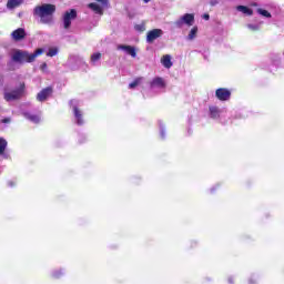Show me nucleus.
<instances>
[{"mask_svg":"<svg viewBox=\"0 0 284 284\" xmlns=\"http://www.w3.org/2000/svg\"><path fill=\"white\" fill-rule=\"evenodd\" d=\"M57 12V6L44 3L33 9V14L40 17L42 23H52V16Z\"/></svg>","mask_w":284,"mask_h":284,"instance_id":"f257e3e1","label":"nucleus"},{"mask_svg":"<svg viewBox=\"0 0 284 284\" xmlns=\"http://www.w3.org/2000/svg\"><path fill=\"white\" fill-rule=\"evenodd\" d=\"M41 54H43V49H37L33 53L17 49L11 59L14 61V63H32L34 62V59Z\"/></svg>","mask_w":284,"mask_h":284,"instance_id":"f03ea898","label":"nucleus"},{"mask_svg":"<svg viewBox=\"0 0 284 284\" xmlns=\"http://www.w3.org/2000/svg\"><path fill=\"white\" fill-rule=\"evenodd\" d=\"M26 97V83H20L18 89L11 90L9 92H4V101H19Z\"/></svg>","mask_w":284,"mask_h":284,"instance_id":"7ed1b4c3","label":"nucleus"},{"mask_svg":"<svg viewBox=\"0 0 284 284\" xmlns=\"http://www.w3.org/2000/svg\"><path fill=\"white\" fill-rule=\"evenodd\" d=\"M77 17H78L77 9H70L64 12L62 18L64 30H70L72 26V21H74Z\"/></svg>","mask_w":284,"mask_h":284,"instance_id":"20e7f679","label":"nucleus"},{"mask_svg":"<svg viewBox=\"0 0 284 284\" xmlns=\"http://www.w3.org/2000/svg\"><path fill=\"white\" fill-rule=\"evenodd\" d=\"M52 94H54V88L47 87V88L42 89L40 92H38L37 101H39L40 103H43V102H45L47 99H50V97H52Z\"/></svg>","mask_w":284,"mask_h":284,"instance_id":"39448f33","label":"nucleus"},{"mask_svg":"<svg viewBox=\"0 0 284 284\" xmlns=\"http://www.w3.org/2000/svg\"><path fill=\"white\" fill-rule=\"evenodd\" d=\"M183 23L186 26H194V14L185 13L181 19L175 21L176 28H183Z\"/></svg>","mask_w":284,"mask_h":284,"instance_id":"423d86ee","label":"nucleus"},{"mask_svg":"<svg viewBox=\"0 0 284 284\" xmlns=\"http://www.w3.org/2000/svg\"><path fill=\"white\" fill-rule=\"evenodd\" d=\"M215 97L216 99H219V101H230L232 92L230 91V89L220 88L215 91Z\"/></svg>","mask_w":284,"mask_h":284,"instance_id":"0eeeda50","label":"nucleus"},{"mask_svg":"<svg viewBox=\"0 0 284 284\" xmlns=\"http://www.w3.org/2000/svg\"><path fill=\"white\" fill-rule=\"evenodd\" d=\"M163 37V30L161 29H153L146 33V42L154 43L156 39H161Z\"/></svg>","mask_w":284,"mask_h":284,"instance_id":"6e6552de","label":"nucleus"},{"mask_svg":"<svg viewBox=\"0 0 284 284\" xmlns=\"http://www.w3.org/2000/svg\"><path fill=\"white\" fill-rule=\"evenodd\" d=\"M118 50H124L126 54H130V57L136 59V49L132 45L121 44L118 47Z\"/></svg>","mask_w":284,"mask_h":284,"instance_id":"1a4fd4ad","label":"nucleus"},{"mask_svg":"<svg viewBox=\"0 0 284 284\" xmlns=\"http://www.w3.org/2000/svg\"><path fill=\"white\" fill-rule=\"evenodd\" d=\"M11 37L14 41H21L23 39H26V29L23 28H19L17 30H14L12 33H11Z\"/></svg>","mask_w":284,"mask_h":284,"instance_id":"9d476101","label":"nucleus"},{"mask_svg":"<svg viewBox=\"0 0 284 284\" xmlns=\"http://www.w3.org/2000/svg\"><path fill=\"white\" fill-rule=\"evenodd\" d=\"M88 8H90V10H92L95 14H103V6L98 4L97 2H91L88 4Z\"/></svg>","mask_w":284,"mask_h":284,"instance_id":"9b49d317","label":"nucleus"},{"mask_svg":"<svg viewBox=\"0 0 284 284\" xmlns=\"http://www.w3.org/2000/svg\"><path fill=\"white\" fill-rule=\"evenodd\" d=\"M22 114L24 119H28V121H31V123H41V116L38 114H31L30 112H23Z\"/></svg>","mask_w":284,"mask_h":284,"instance_id":"f8f14e48","label":"nucleus"},{"mask_svg":"<svg viewBox=\"0 0 284 284\" xmlns=\"http://www.w3.org/2000/svg\"><path fill=\"white\" fill-rule=\"evenodd\" d=\"M73 114L77 119L78 125H83V113L80 111L79 106H73Z\"/></svg>","mask_w":284,"mask_h":284,"instance_id":"ddd939ff","label":"nucleus"},{"mask_svg":"<svg viewBox=\"0 0 284 284\" xmlns=\"http://www.w3.org/2000/svg\"><path fill=\"white\" fill-rule=\"evenodd\" d=\"M151 88H165V81L163 78H155L150 83Z\"/></svg>","mask_w":284,"mask_h":284,"instance_id":"4468645a","label":"nucleus"},{"mask_svg":"<svg viewBox=\"0 0 284 284\" xmlns=\"http://www.w3.org/2000/svg\"><path fill=\"white\" fill-rule=\"evenodd\" d=\"M161 63L164 68H172V57H170V54L163 55L161 59Z\"/></svg>","mask_w":284,"mask_h":284,"instance_id":"2eb2a0df","label":"nucleus"},{"mask_svg":"<svg viewBox=\"0 0 284 284\" xmlns=\"http://www.w3.org/2000/svg\"><path fill=\"white\" fill-rule=\"evenodd\" d=\"M23 3V0H8L7 8L9 10H14V8H19Z\"/></svg>","mask_w":284,"mask_h":284,"instance_id":"dca6fc26","label":"nucleus"},{"mask_svg":"<svg viewBox=\"0 0 284 284\" xmlns=\"http://www.w3.org/2000/svg\"><path fill=\"white\" fill-rule=\"evenodd\" d=\"M236 10H239V12H243V14H247V17H252V14H254V11L246 6H237Z\"/></svg>","mask_w":284,"mask_h":284,"instance_id":"f3484780","label":"nucleus"},{"mask_svg":"<svg viewBox=\"0 0 284 284\" xmlns=\"http://www.w3.org/2000/svg\"><path fill=\"white\" fill-rule=\"evenodd\" d=\"M210 116L211 119H219L221 111L219 110V106H210Z\"/></svg>","mask_w":284,"mask_h":284,"instance_id":"a211bd4d","label":"nucleus"},{"mask_svg":"<svg viewBox=\"0 0 284 284\" xmlns=\"http://www.w3.org/2000/svg\"><path fill=\"white\" fill-rule=\"evenodd\" d=\"M197 32H199V28H197V27H193V28L191 29L189 36H187V39H189L190 41L196 39Z\"/></svg>","mask_w":284,"mask_h":284,"instance_id":"6ab92c4d","label":"nucleus"},{"mask_svg":"<svg viewBox=\"0 0 284 284\" xmlns=\"http://www.w3.org/2000/svg\"><path fill=\"white\" fill-rule=\"evenodd\" d=\"M6 148H8V141H6L3 138H0V155L4 154Z\"/></svg>","mask_w":284,"mask_h":284,"instance_id":"aec40b11","label":"nucleus"},{"mask_svg":"<svg viewBox=\"0 0 284 284\" xmlns=\"http://www.w3.org/2000/svg\"><path fill=\"white\" fill-rule=\"evenodd\" d=\"M258 14H262V17H265L266 19H272V13L265 9H257Z\"/></svg>","mask_w":284,"mask_h":284,"instance_id":"412c9836","label":"nucleus"},{"mask_svg":"<svg viewBox=\"0 0 284 284\" xmlns=\"http://www.w3.org/2000/svg\"><path fill=\"white\" fill-rule=\"evenodd\" d=\"M141 80H142V78H136L133 82H131L129 84L130 90H134V88H136V85H139L141 83Z\"/></svg>","mask_w":284,"mask_h":284,"instance_id":"4be33fe9","label":"nucleus"},{"mask_svg":"<svg viewBox=\"0 0 284 284\" xmlns=\"http://www.w3.org/2000/svg\"><path fill=\"white\" fill-rule=\"evenodd\" d=\"M58 53H59V49L51 48V49H49L47 57H57Z\"/></svg>","mask_w":284,"mask_h":284,"instance_id":"5701e85b","label":"nucleus"},{"mask_svg":"<svg viewBox=\"0 0 284 284\" xmlns=\"http://www.w3.org/2000/svg\"><path fill=\"white\" fill-rule=\"evenodd\" d=\"M100 59H101V53H100V52L93 53V54L91 55V62H92V63H97V61H99Z\"/></svg>","mask_w":284,"mask_h":284,"instance_id":"b1692460","label":"nucleus"},{"mask_svg":"<svg viewBox=\"0 0 284 284\" xmlns=\"http://www.w3.org/2000/svg\"><path fill=\"white\" fill-rule=\"evenodd\" d=\"M134 29H135L138 32H145V23L135 24Z\"/></svg>","mask_w":284,"mask_h":284,"instance_id":"393cba45","label":"nucleus"},{"mask_svg":"<svg viewBox=\"0 0 284 284\" xmlns=\"http://www.w3.org/2000/svg\"><path fill=\"white\" fill-rule=\"evenodd\" d=\"M102 6V8H108L109 0H95Z\"/></svg>","mask_w":284,"mask_h":284,"instance_id":"a878e982","label":"nucleus"},{"mask_svg":"<svg viewBox=\"0 0 284 284\" xmlns=\"http://www.w3.org/2000/svg\"><path fill=\"white\" fill-rule=\"evenodd\" d=\"M248 30H252L253 32L258 31V26L256 24H247Z\"/></svg>","mask_w":284,"mask_h":284,"instance_id":"bb28decb","label":"nucleus"},{"mask_svg":"<svg viewBox=\"0 0 284 284\" xmlns=\"http://www.w3.org/2000/svg\"><path fill=\"white\" fill-rule=\"evenodd\" d=\"M63 275V273L61 271H57L55 273H53V278H60Z\"/></svg>","mask_w":284,"mask_h":284,"instance_id":"cd10ccee","label":"nucleus"},{"mask_svg":"<svg viewBox=\"0 0 284 284\" xmlns=\"http://www.w3.org/2000/svg\"><path fill=\"white\" fill-rule=\"evenodd\" d=\"M11 119L10 118H4L1 120V123H10Z\"/></svg>","mask_w":284,"mask_h":284,"instance_id":"c85d7f7f","label":"nucleus"},{"mask_svg":"<svg viewBox=\"0 0 284 284\" xmlns=\"http://www.w3.org/2000/svg\"><path fill=\"white\" fill-rule=\"evenodd\" d=\"M203 19H205V21H210V14L205 13V14L203 16Z\"/></svg>","mask_w":284,"mask_h":284,"instance_id":"c756f323","label":"nucleus"},{"mask_svg":"<svg viewBox=\"0 0 284 284\" xmlns=\"http://www.w3.org/2000/svg\"><path fill=\"white\" fill-rule=\"evenodd\" d=\"M217 3H219V1H216V0L211 1V6H216Z\"/></svg>","mask_w":284,"mask_h":284,"instance_id":"7c9ffc66","label":"nucleus"},{"mask_svg":"<svg viewBox=\"0 0 284 284\" xmlns=\"http://www.w3.org/2000/svg\"><path fill=\"white\" fill-rule=\"evenodd\" d=\"M229 283H234V278L229 277Z\"/></svg>","mask_w":284,"mask_h":284,"instance_id":"2f4dec72","label":"nucleus"},{"mask_svg":"<svg viewBox=\"0 0 284 284\" xmlns=\"http://www.w3.org/2000/svg\"><path fill=\"white\" fill-rule=\"evenodd\" d=\"M143 1H144V3H150L151 0H143Z\"/></svg>","mask_w":284,"mask_h":284,"instance_id":"473e14b6","label":"nucleus"},{"mask_svg":"<svg viewBox=\"0 0 284 284\" xmlns=\"http://www.w3.org/2000/svg\"><path fill=\"white\" fill-rule=\"evenodd\" d=\"M47 67H48V64H45V63L42 64V68H47Z\"/></svg>","mask_w":284,"mask_h":284,"instance_id":"72a5a7b5","label":"nucleus"}]
</instances>
